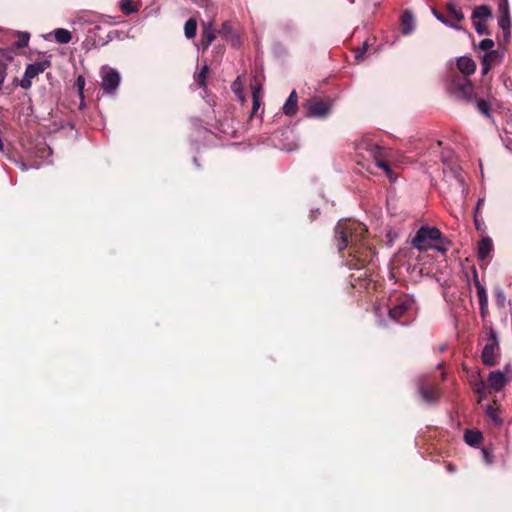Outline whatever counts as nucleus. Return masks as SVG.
I'll use <instances>...</instances> for the list:
<instances>
[{
  "mask_svg": "<svg viewBox=\"0 0 512 512\" xmlns=\"http://www.w3.org/2000/svg\"><path fill=\"white\" fill-rule=\"evenodd\" d=\"M365 231L361 223L350 219H342L335 226L334 241L339 252L346 249L351 243L350 254L356 253L354 242L360 241Z\"/></svg>",
  "mask_w": 512,
  "mask_h": 512,
  "instance_id": "f257e3e1",
  "label": "nucleus"
},
{
  "mask_svg": "<svg viewBox=\"0 0 512 512\" xmlns=\"http://www.w3.org/2000/svg\"><path fill=\"white\" fill-rule=\"evenodd\" d=\"M446 90L450 96L464 103H469L476 99L474 86L467 77H461L460 75L451 76L447 80Z\"/></svg>",
  "mask_w": 512,
  "mask_h": 512,
  "instance_id": "f03ea898",
  "label": "nucleus"
},
{
  "mask_svg": "<svg viewBox=\"0 0 512 512\" xmlns=\"http://www.w3.org/2000/svg\"><path fill=\"white\" fill-rule=\"evenodd\" d=\"M485 343L481 351V361L486 367L499 363L501 351L497 331L491 326L487 329Z\"/></svg>",
  "mask_w": 512,
  "mask_h": 512,
  "instance_id": "7ed1b4c3",
  "label": "nucleus"
},
{
  "mask_svg": "<svg viewBox=\"0 0 512 512\" xmlns=\"http://www.w3.org/2000/svg\"><path fill=\"white\" fill-rule=\"evenodd\" d=\"M442 241V232L436 227L421 226L411 238V245L422 252L433 247L435 242Z\"/></svg>",
  "mask_w": 512,
  "mask_h": 512,
  "instance_id": "20e7f679",
  "label": "nucleus"
},
{
  "mask_svg": "<svg viewBox=\"0 0 512 512\" xmlns=\"http://www.w3.org/2000/svg\"><path fill=\"white\" fill-rule=\"evenodd\" d=\"M356 149L360 154L365 152L367 154V158H372L378 168L383 169L389 178L392 177V170L383 160L385 156V150L382 147L369 141H362L357 145Z\"/></svg>",
  "mask_w": 512,
  "mask_h": 512,
  "instance_id": "39448f33",
  "label": "nucleus"
},
{
  "mask_svg": "<svg viewBox=\"0 0 512 512\" xmlns=\"http://www.w3.org/2000/svg\"><path fill=\"white\" fill-rule=\"evenodd\" d=\"M512 379V368L509 364L503 370H493L488 374L487 386L489 392L501 391Z\"/></svg>",
  "mask_w": 512,
  "mask_h": 512,
  "instance_id": "423d86ee",
  "label": "nucleus"
},
{
  "mask_svg": "<svg viewBox=\"0 0 512 512\" xmlns=\"http://www.w3.org/2000/svg\"><path fill=\"white\" fill-rule=\"evenodd\" d=\"M120 84L119 72L111 67L101 68V89L105 94L114 95Z\"/></svg>",
  "mask_w": 512,
  "mask_h": 512,
  "instance_id": "0eeeda50",
  "label": "nucleus"
},
{
  "mask_svg": "<svg viewBox=\"0 0 512 512\" xmlns=\"http://www.w3.org/2000/svg\"><path fill=\"white\" fill-rule=\"evenodd\" d=\"M49 66L50 62L47 60L29 64L25 69L24 75L20 80L19 85L23 89H29L32 85V79L43 73Z\"/></svg>",
  "mask_w": 512,
  "mask_h": 512,
  "instance_id": "6e6552de",
  "label": "nucleus"
},
{
  "mask_svg": "<svg viewBox=\"0 0 512 512\" xmlns=\"http://www.w3.org/2000/svg\"><path fill=\"white\" fill-rule=\"evenodd\" d=\"M307 116L311 118H326L330 113L331 105L320 99H312L307 105Z\"/></svg>",
  "mask_w": 512,
  "mask_h": 512,
  "instance_id": "1a4fd4ad",
  "label": "nucleus"
},
{
  "mask_svg": "<svg viewBox=\"0 0 512 512\" xmlns=\"http://www.w3.org/2000/svg\"><path fill=\"white\" fill-rule=\"evenodd\" d=\"M503 59L504 51L494 49L489 52H486L482 57L481 74L483 76L487 75L491 68L501 64Z\"/></svg>",
  "mask_w": 512,
  "mask_h": 512,
  "instance_id": "9d476101",
  "label": "nucleus"
},
{
  "mask_svg": "<svg viewBox=\"0 0 512 512\" xmlns=\"http://www.w3.org/2000/svg\"><path fill=\"white\" fill-rule=\"evenodd\" d=\"M413 300L410 298H405L400 301L399 304L389 309L388 318L392 322H398L401 317H403L407 311L412 307Z\"/></svg>",
  "mask_w": 512,
  "mask_h": 512,
  "instance_id": "9b49d317",
  "label": "nucleus"
},
{
  "mask_svg": "<svg viewBox=\"0 0 512 512\" xmlns=\"http://www.w3.org/2000/svg\"><path fill=\"white\" fill-rule=\"evenodd\" d=\"M419 393L421 395L422 401L426 404H433L438 399L434 387L426 383L425 377L419 380Z\"/></svg>",
  "mask_w": 512,
  "mask_h": 512,
  "instance_id": "f8f14e48",
  "label": "nucleus"
},
{
  "mask_svg": "<svg viewBox=\"0 0 512 512\" xmlns=\"http://www.w3.org/2000/svg\"><path fill=\"white\" fill-rule=\"evenodd\" d=\"M456 65L458 70L463 74L461 77H469L476 71L475 61L468 56H461L457 58Z\"/></svg>",
  "mask_w": 512,
  "mask_h": 512,
  "instance_id": "ddd939ff",
  "label": "nucleus"
},
{
  "mask_svg": "<svg viewBox=\"0 0 512 512\" xmlns=\"http://www.w3.org/2000/svg\"><path fill=\"white\" fill-rule=\"evenodd\" d=\"M220 35L229 41L233 47L240 46V37L239 35L232 29L231 25L228 22H224L222 24L221 29L219 30Z\"/></svg>",
  "mask_w": 512,
  "mask_h": 512,
  "instance_id": "4468645a",
  "label": "nucleus"
},
{
  "mask_svg": "<svg viewBox=\"0 0 512 512\" xmlns=\"http://www.w3.org/2000/svg\"><path fill=\"white\" fill-rule=\"evenodd\" d=\"M283 113L287 116H293L298 110V96L295 90H293L288 96L287 100L283 105Z\"/></svg>",
  "mask_w": 512,
  "mask_h": 512,
  "instance_id": "2eb2a0df",
  "label": "nucleus"
},
{
  "mask_svg": "<svg viewBox=\"0 0 512 512\" xmlns=\"http://www.w3.org/2000/svg\"><path fill=\"white\" fill-rule=\"evenodd\" d=\"M485 415L495 427L499 428L502 426L503 419L501 417V411L495 405H487L485 408Z\"/></svg>",
  "mask_w": 512,
  "mask_h": 512,
  "instance_id": "dca6fc26",
  "label": "nucleus"
},
{
  "mask_svg": "<svg viewBox=\"0 0 512 512\" xmlns=\"http://www.w3.org/2000/svg\"><path fill=\"white\" fill-rule=\"evenodd\" d=\"M215 38H216V34H215L214 28L212 27V24L208 23V24L204 25L203 30H202L201 40H200V45L202 46V49L203 50L208 49V47L214 41Z\"/></svg>",
  "mask_w": 512,
  "mask_h": 512,
  "instance_id": "f3484780",
  "label": "nucleus"
},
{
  "mask_svg": "<svg viewBox=\"0 0 512 512\" xmlns=\"http://www.w3.org/2000/svg\"><path fill=\"white\" fill-rule=\"evenodd\" d=\"M493 250L492 239L488 236L483 237L478 243L477 256L480 260H485Z\"/></svg>",
  "mask_w": 512,
  "mask_h": 512,
  "instance_id": "a211bd4d",
  "label": "nucleus"
},
{
  "mask_svg": "<svg viewBox=\"0 0 512 512\" xmlns=\"http://www.w3.org/2000/svg\"><path fill=\"white\" fill-rule=\"evenodd\" d=\"M402 33L409 35L415 30V19L410 11H405L401 18Z\"/></svg>",
  "mask_w": 512,
  "mask_h": 512,
  "instance_id": "6ab92c4d",
  "label": "nucleus"
},
{
  "mask_svg": "<svg viewBox=\"0 0 512 512\" xmlns=\"http://www.w3.org/2000/svg\"><path fill=\"white\" fill-rule=\"evenodd\" d=\"M464 440L469 446L477 447L482 442L483 435L479 430H466Z\"/></svg>",
  "mask_w": 512,
  "mask_h": 512,
  "instance_id": "aec40b11",
  "label": "nucleus"
},
{
  "mask_svg": "<svg viewBox=\"0 0 512 512\" xmlns=\"http://www.w3.org/2000/svg\"><path fill=\"white\" fill-rule=\"evenodd\" d=\"M119 7L124 14L129 15L137 13L140 10L141 3L134 0H120Z\"/></svg>",
  "mask_w": 512,
  "mask_h": 512,
  "instance_id": "412c9836",
  "label": "nucleus"
},
{
  "mask_svg": "<svg viewBox=\"0 0 512 512\" xmlns=\"http://www.w3.org/2000/svg\"><path fill=\"white\" fill-rule=\"evenodd\" d=\"M492 17V10L487 5L477 6L472 13V20L484 21Z\"/></svg>",
  "mask_w": 512,
  "mask_h": 512,
  "instance_id": "4be33fe9",
  "label": "nucleus"
},
{
  "mask_svg": "<svg viewBox=\"0 0 512 512\" xmlns=\"http://www.w3.org/2000/svg\"><path fill=\"white\" fill-rule=\"evenodd\" d=\"M498 25L503 32L504 41L508 42L510 40V16H500L498 20Z\"/></svg>",
  "mask_w": 512,
  "mask_h": 512,
  "instance_id": "5701e85b",
  "label": "nucleus"
},
{
  "mask_svg": "<svg viewBox=\"0 0 512 512\" xmlns=\"http://www.w3.org/2000/svg\"><path fill=\"white\" fill-rule=\"evenodd\" d=\"M474 284H475L476 289H477V296H478V300H479V305L480 304H487L488 303V295H487L486 289L481 284V282L479 281L478 275H477L476 272L474 274Z\"/></svg>",
  "mask_w": 512,
  "mask_h": 512,
  "instance_id": "b1692460",
  "label": "nucleus"
},
{
  "mask_svg": "<svg viewBox=\"0 0 512 512\" xmlns=\"http://www.w3.org/2000/svg\"><path fill=\"white\" fill-rule=\"evenodd\" d=\"M54 37H55L56 41L60 44H67L72 39L71 33L67 29H64V28L55 29Z\"/></svg>",
  "mask_w": 512,
  "mask_h": 512,
  "instance_id": "393cba45",
  "label": "nucleus"
},
{
  "mask_svg": "<svg viewBox=\"0 0 512 512\" xmlns=\"http://www.w3.org/2000/svg\"><path fill=\"white\" fill-rule=\"evenodd\" d=\"M197 31V22L195 19L190 18L185 22L184 33L186 38L192 39L195 37Z\"/></svg>",
  "mask_w": 512,
  "mask_h": 512,
  "instance_id": "a878e982",
  "label": "nucleus"
},
{
  "mask_svg": "<svg viewBox=\"0 0 512 512\" xmlns=\"http://www.w3.org/2000/svg\"><path fill=\"white\" fill-rule=\"evenodd\" d=\"M432 14L435 16V18L441 22L442 24L446 25L447 27L460 31L462 30V26H453V22L448 20L446 17H444L437 9L432 8Z\"/></svg>",
  "mask_w": 512,
  "mask_h": 512,
  "instance_id": "bb28decb",
  "label": "nucleus"
},
{
  "mask_svg": "<svg viewBox=\"0 0 512 512\" xmlns=\"http://www.w3.org/2000/svg\"><path fill=\"white\" fill-rule=\"evenodd\" d=\"M473 390L475 393L479 394L482 398L486 396L488 391L487 380L480 379L476 383L473 384Z\"/></svg>",
  "mask_w": 512,
  "mask_h": 512,
  "instance_id": "cd10ccee",
  "label": "nucleus"
},
{
  "mask_svg": "<svg viewBox=\"0 0 512 512\" xmlns=\"http://www.w3.org/2000/svg\"><path fill=\"white\" fill-rule=\"evenodd\" d=\"M209 66L207 64H204L201 70L196 74L195 81L198 83V85L201 88L206 87V77L208 72Z\"/></svg>",
  "mask_w": 512,
  "mask_h": 512,
  "instance_id": "c85d7f7f",
  "label": "nucleus"
},
{
  "mask_svg": "<svg viewBox=\"0 0 512 512\" xmlns=\"http://www.w3.org/2000/svg\"><path fill=\"white\" fill-rule=\"evenodd\" d=\"M447 9L450 15L457 21L461 22L464 19L463 12L453 3L447 5Z\"/></svg>",
  "mask_w": 512,
  "mask_h": 512,
  "instance_id": "c756f323",
  "label": "nucleus"
},
{
  "mask_svg": "<svg viewBox=\"0 0 512 512\" xmlns=\"http://www.w3.org/2000/svg\"><path fill=\"white\" fill-rule=\"evenodd\" d=\"M30 39V34L28 32H20L18 34V41L15 42V47L17 48H23L28 45Z\"/></svg>",
  "mask_w": 512,
  "mask_h": 512,
  "instance_id": "7c9ffc66",
  "label": "nucleus"
},
{
  "mask_svg": "<svg viewBox=\"0 0 512 512\" xmlns=\"http://www.w3.org/2000/svg\"><path fill=\"white\" fill-rule=\"evenodd\" d=\"M498 12H499L500 16H510L508 0H499Z\"/></svg>",
  "mask_w": 512,
  "mask_h": 512,
  "instance_id": "2f4dec72",
  "label": "nucleus"
},
{
  "mask_svg": "<svg viewBox=\"0 0 512 512\" xmlns=\"http://www.w3.org/2000/svg\"><path fill=\"white\" fill-rule=\"evenodd\" d=\"M478 47H479V49L485 51V53L489 52L491 50H494L493 49L494 41L492 39H489V38L483 39V40H481L479 42Z\"/></svg>",
  "mask_w": 512,
  "mask_h": 512,
  "instance_id": "473e14b6",
  "label": "nucleus"
},
{
  "mask_svg": "<svg viewBox=\"0 0 512 512\" xmlns=\"http://www.w3.org/2000/svg\"><path fill=\"white\" fill-rule=\"evenodd\" d=\"M472 21H473V25H474V28H475V31L477 32V34H479V35L487 34L488 29H487V25L485 24L484 21H477V20H472Z\"/></svg>",
  "mask_w": 512,
  "mask_h": 512,
  "instance_id": "72a5a7b5",
  "label": "nucleus"
},
{
  "mask_svg": "<svg viewBox=\"0 0 512 512\" xmlns=\"http://www.w3.org/2000/svg\"><path fill=\"white\" fill-rule=\"evenodd\" d=\"M495 302L499 307H504L506 304V296L503 290L497 289L495 292Z\"/></svg>",
  "mask_w": 512,
  "mask_h": 512,
  "instance_id": "f704fd0d",
  "label": "nucleus"
},
{
  "mask_svg": "<svg viewBox=\"0 0 512 512\" xmlns=\"http://www.w3.org/2000/svg\"><path fill=\"white\" fill-rule=\"evenodd\" d=\"M437 243L438 244H433V247L431 249H434L437 252L445 254L448 250V242L442 237V241H438Z\"/></svg>",
  "mask_w": 512,
  "mask_h": 512,
  "instance_id": "c9c22d12",
  "label": "nucleus"
},
{
  "mask_svg": "<svg viewBox=\"0 0 512 512\" xmlns=\"http://www.w3.org/2000/svg\"><path fill=\"white\" fill-rule=\"evenodd\" d=\"M477 107H478L479 111H480L482 114H484V115H486V116H488V115H489V111H490V104H489L487 101H485V100H483V99L478 100V101H477Z\"/></svg>",
  "mask_w": 512,
  "mask_h": 512,
  "instance_id": "e433bc0d",
  "label": "nucleus"
},
{
  "mask_svg": "<svg viewBox=\"0 0 512 512\" xmlns=\"http://www.w3.org/2000/svg\"><path fill=\"white\" fill-rule=\"evenodd\" d=\"M75 86L78 89L79 95L83 97V90L85 87V78L81 75H79L76 79Z\"/></svg>",
  "mask_w": 512,
  "mask_h": 512,
  "instance_id": "4c0bfd02",
  "label": "nucleus"
},
{
  "mask_svg": "<svg viewBox=\"0 0 512 512\" xmlns=\"http://www.w3.org/2000/svg\"><path fill=\"white\" fill-rule=\"evenodd\" d=\"M252 100H253L252 114H254L257 112V110L260 107V103H261L260 96L255 94V95H253Z\"/></svg>",
  "mask_w": 512,
  "mask_h": 512,
  "instance_id": "58836bf2",
  "label": "nucleus"
},
{
  "mask_svg": "<svg viewBox=\"0 0 512 512\" xmlns=\"http://www.w3.org/2000/svg\"><path fill=\"white\" fill-rule=\"evenodd\" d=\"M482 454H483L484 461H485L487 464H491V463H492V455H491V453L489 452V450H488V449H486V448H483V449H482Z\"/></svg>",
  "mask_w": 512,
  "mask_h": 512,
  "instance_id": "ea45409f",
  "label": "nucleus"
},
{
  "mask_svg": "<svg viewBox=\"0 0 512 512\" xmlns=\"http://www.w3.org/2000/svg\"><path fill=\"white\" fill-rule=\"evenodd\" d=\"M367 47H368L367 43H364L362 45V47L356 52L355 57L357 60H359L366 53Z\"/></svg>",
  "mask_w": 512,
  "mask_h": 512,
  "instance_id": "a19ab883",
  "label": "nucleus"
},
{
  "mask_svg": "<svg viewBox=\"0 0 512 512\" xmlns=\"http://www.w3.org/2000/svg\"><path fill=\"white\" fill-rule=\"evenodd\" d=\"M479 308H480V315H481L482 319H485L488 315V303L480 304Z\"/></svg>",
  "mask_w": 512,
  "mask_h": 512,
  "instance_id": "79ce46f5",
  "label": "nucleus"
},
{
  "mask_svg": "<svg viewBox=\"0 0 512 512\" xmlns=\"http://www.w3.org/2000/svg\"><path fill=\"white\" fill-rule=\"evenodd\" d=\"M6 78V68L4 66H0V90L2 89V85Z\"/></svg>",
  "mask_w": 512,
  "mask_h": 512,
  "instance_id": "37998d69",
  "label": "nucleus"
},
{
  "mask_svg": "<svg viewBox=\"0 0 512 512\" xmlns=\"http://www.w3.org/2000/svg\"><path fill=\"white\" fill-rule=\"evenodd\" d=\"M484 204V199L483 198H480L478 201H477V204H476V212H475V224L476 226L478 227V220H477V212L479 211V209L481 208V206Z\"/></svg>",
  "mask_w": 512,
  "mask_h": 512,
  "instance_id": "c03bdc74",
  "label": "nucleus"
},
{
  "mask_svg": "<svg viewBox=\"0 0 512 512\" xmlns=\"http://www.w3.org/2000/svg\"><path fill=\"white\" fill-rule=\"evenodd\" d=\"M251 88H252V96L255 94L260 96L261 86L259 84L253 83V84H251Z\"/></svg>",
  "mask_w": 512,
  "mask_h": 512,
  "instance_id": "a18cd8bd",
  "label": "nucleus"
},
{
  "mask_svg": "<svg viewBox=\"0 0 512 512\" xmlns=\"http://www.w3.org/2000/svg\"><path fill=\"white\" fill-rule=\"evenodd\" d=\"M118 36V31L117 30H114V31H110L108 33V40L106 41H102L100 44L101 45H105L108 41H111L114 37Z\"/></svg>",
  "mask_w": 512,
  "mask_h": 512,
  "instance_id": "49530a36",
  "label": "nucleus"
},
{
  "mask_svg": "<svg viewBox=\"0 0 512 512\" xmlns=\"http://www.w3.org/2000/svg\"><path fill=\"white\" fill-rule=\"evenodd\" d=\"M39 151L42 153V155H46L47 157H50L52 152H51V149L47 146H43L39 149Z\"/></svg>",
  "mask_w": 512,
  "mask_h": 512,
  "instance_id": "de8ad7c7",
  "label": "nucleus"
},
{
  "mask_svg": "<svg viewBox=\"0 0 512 512\" xmlns=\"http://www.w3.org/2000/svg\"><path fill=\"white\" fill-rule=\"evenodd\" d=\"M376 314H377V317H378V323L379 325L381 326H386L387 324L385 322H383L381 319H380V315L378 313V308H376Z\"/></svg>",
  "mask_w": 512,
  "mask_h": 512,
  "instance_id": "09e8293b",
  "label": "nucleus"
},
{
  "mask_svg": "<svg viewBox=\"0 0 512 512\" xmlns=\"http://www.w3.org/2000/svg\"><path fill=\"white\" fill-rule=\"evenodd\" d=\"M296 148H297V145H293L291 147H286V150L292 151V150H295Z\"/></svg>",
  "mask_w": 512,
  "mask_h": 512,
  "instance_id": "8fccbe9b",
  "label": "nucleus"
},
{
  "mask_svg": "<svg viewBox=\"0 0 512 512\" xmlns=\"http://www.w3.org/2000/svg\"><path fill=\"white\" fill-rule=\"evenodd\" d=\"M21 169L23 171H26V170H28V166L26 164H21Z\"/></svg>",
  "mask_w": 512,
  "mask_h": 512,
  "instance_id": "3c124183",
  "label": "nucleus"
},
{
  "mask_svg": "<svg viewBox=\"0 0 512 512\" xmlns=\"http://www.w3.org/2000/svg\"><path fill=\"white\" fill-rule=\"evenodd\" d=\"M193 162H194V164H195L197 167H199V164H198V162H197V159H196V158H194V159H193Z\"/></svg>",
  "mask_w": 512,
  "mask_h": 512,
  "instance_id": "603ef678",
  "label": "nucleus"
},
{
  "mask_svg": "<svg viewBox=\"0 0 512 512\" xmlns=\"http://www.w3.org/2000/svg\"><path fill=\"white\" fill-rule=\"evenodd\" d=\"M235 86H236V82H234V83H233V86H232V87H233V89H234V91H236Z\"/></svg>",
  "mask_w": 512,
  "mask_h": 512,
  "instance_id": "864d4df0",
  "label": "nucleus"
},
{
  "mask_svg": "<svg viewBox=\"0 0 512 512\" xmlns=\"http://www.w3.org/2000/svg\"><path fill=\"white\" fill-rule=\"evenodd\" d=\"M32 167L35 168V169H38L39 165H33Z\"/></svg>",
  "mask_w": 512,
  "mask_h": 512,
  "instance_id": "5fc2aeb1",
  "label": "nucleus"
}]
</instances>
